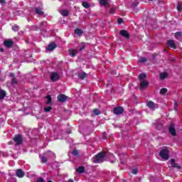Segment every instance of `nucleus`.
I'll use <instances>...</instances> for the list:
<instances>
[{
  "label": "nucleus",
  "mask_w": 182,
  "mask_h": 182,
  "mask_svg": "<svg viewBox=\"0 0 182 182\" xmlns=\"http://www.w3.org/2000/svg\"><path fill=\"white\" fill-rule=\"evenodd\" d=\"M112 75H116V74H114V72H112Z\"/></svg>",
  "instance_id": "obj_50"
},
{
  "label": "nucleus",
  "mask_w": 182,
  "mask_h": 182,
  "mask_svg": "<svg viewBox=\"0 0 182 182\" xmlns=\"http://www.w3.org/2000/svg\"><path fill=\"white\" fill-rule=\"evenodd\" d=\"M93 113L96 114V116H99V114H100V112L97 109H93Z\"/></svg>",
  "instance_id": "obj_37"
},
{
  "label": "nucleus",
  "mask_w": 182,
  "mask_h": 182,
  "mask_svg": "<svg viewBox=\"0 0 182 182\" xmlns=\"http://www.w3.org/2000/svg\"><path fill=\"white\" fill-rule=\"evenodd\" d=\"M47 161H48V159H46V157L45 156L41 157V163H47Z\"/></svg>",
  "instance_id": "obj_39"
},
{
  "label": "nucleus",
  "mask_w": 182,
  "mask_h": 182,
  "mask_svg": "<svg viewBox=\"0 0 182 182\" xmlns=\"http://www.w3.org/2000/svg\"><path fill=\"white\" fill-rule=\"evenodd\" d=\"M9 144H12V142H11V141H10V142H9Z\"/></svg>",
  "instance_id": "obj_49"
},
{
  "label": "nucleus",
  "mask_w": 182,
  "mask_h": 182,
  "mask_svg": "<svg viewBox=\"0 0 182 182\" xmlns=\"http://www.w3.org/2000/svg\"><path fill=\"white\" fill-rule=\"evenodd\" d=\"M146 106L149 108L151 109L152 110H154L156 107V104L153 101H148L146 102Z\"/></svg>",
  "instance_id": "obj_15"
},
{
  "label": "nucleus",
  "mask_w": 182,
  "mask_h": 182,
  "mask_svg": "<svg viewBox=\"0 0 182 182\" xmlns=\"http://www.w3.org/2000/svg\"><path fill=\"white\" fill-rule=\"evenodd\" d=\"M13 140L16 143V146H21V144L23 143V139L22 138V136L19 134H16L13 137Z\"/></svg>",
  "instance_id": "obj_3"
},
{
  "label": "nucleus",
  "mask_w": 182,
  "mask_h": 182,
  "mask_svg": "<svg viewBox=\"0 0 182 182\" xmlns=\"http://www.w3.org/2000/svg\"><path fill=\"white\" fill-rule=\"evenodd\" d=\"M167 45L169 48H172V49H176L177 46H176V43H174L173 40H168L167 41Z\"/></svg>",
  "instance_id": "obj_12"
},
{
  "label": "nucleus",
  "mask_w": 182,
  "mask_h": 182,
  "mask_svg": "<svg viewBox=\"0 0 182 182\" xmlns=\"http://www.w3.org/2000/svg\"><path fill=\"white\" fill-rule=\"evenodd\" d=\"M62 16H68L69 15V11L68 10H63L61 11Z\"/></svg>",
  "instance_id": "obj_26"
},
{
  "label": "nucleus",
  "mask_w": 182,
  "mask_h": 182,
  "mask_svg": "<svg viewBox=\"0 0 182 182\" xmlns=\"http://www.w3.org/2000/svg\"><path fill=\"white\" fill-rule=\"evenodd\" d=\"M105 157H106V152L101 151L98 153L94 157V163H96L97 164L99 163H103V161H105Z\"/></svg>",
  "instance_id": "obj_1"
},
{
  "label": "nucleus",
  "mask_w": 182,
  "mask_h": 182,
  "mask_svg": "<svg viewBox=\"0 0 182 182\" xmlns=\"http://www.w3.org/2000/svg\"><path fill=\"white\" fill-rule=\"evenodd\" d=\"M123 112H124V108H123L122 107H116L114 108V114H117V115L122 114Z\"/></svg>",
  "instance_id": "obj_6"
},
{
  "label": "nucleus",
  "mask_w": 182,
  "mask_h": 182,
  "mask_svg": "<svg viewBox=\"0 0 182 182\" xmlns=\"http://www.w3.org/2000/svg\"><path fill=\"white\" fill-rule=\"evenodd\" d=\"M119 35H121V36H123V38H125V39L130 38V34L126 30H121L119 31Z\"/></svg>",
  "instance_id": "obj_9"
},
{
  "label": "nucleus",
  "mask_w": 182,
  "mask_h": 182,
  "mask_svg": "<svg viewBox=\"0 0 182 182\" xmlns=\"http://www.w3.org/2000/svg\"><path fill=\"white\" fill-rule=\"evenodd\" d=\"M178 12H182V4H178L176 6Z\"/></svg>",
  "instance_id": "obj_28"
},
{
  "label": "nucleus",
  "mask_w": 182,
  "mask_h": 182,
  "mask_svg": "<svg viewBox=\"0 0 182 182\" xmlns=\"http://www.w3.org/2000/svg\"><path fill=\"white\" fill-rule=\"evenodd\" d=\"M167 76H168L167 73H162L160 74V79L164 80V79H166V77H167Z\"/></svg>",
  "instance_id": "obj_25"
},
{
  "label": "nucleus",
  "mask_w": 182,
  "mask_h": 182,
  "mask_svg": "<svg viewBox=\"0 0 182 182\" xmlns=\"http://www.w3.org/2000/svg\"><path fill=\"white\" fill-rule=\"evenodd\" d=\"M83 49H85V46H83L82 47H81V48H80V50H83Z\"/></svg>",
  "instance_id": "obj_46"
},
{
  "label": "nucleus",
  "mask_w": 182,
  "mask_h": 182,
  "mask_svg": "<svg viewBox=\"0 0 182 182\" xmlns=\"http://www.w3.org/2000/svg\"><path fill=\"white\" fill-rule=\"evenodd\" d=\"M77 173H79V174H83L85 171H86V168L85 166H79L78 168H76Z\"/></svg>",
  "instance_id": "obj_17"
},
{
  "label": "nucleus",
  "mask_w": 182,
  "mask_h": 182,
  "mask_svg": "<svg viewBox=\"0 0 182 182\" xmlns=\"http://www.w3.org/2000/svg\"><path fill=\"white\" fill-rule=\"evenodd\" d=\"M16 176L18 177V178H23L25 177V172L21 168H18L16 171Z\"/></svg>",
  "instance_id": "obj_8"
},
{
  "label": "nucleus",
  "mask_w": 182,
  "mask_h": 182,
  "mask_svg": "<svg viewBox=\"0 0 182 182\" xmlns=\"http://www.w3.org/2000/svg\"><path fill=\"white\" fill-rule=\"evenodd\" d=\"M73 156H79V151L77 149H74L72 153Z\"/></svg>",
  "instance_id": "obj_36"
},
{
  "label": "nucleus",
  "mask_w": 182,
  "mask_h": 182,
  "mask_svg": "<svg viewBox=\"0 0 182 182\" xmlns=\"http://www.w3.org/2000/svg\"><path fill=\"white\" fill-rule=\"evenodd\" d=\"M68 182H74L73 179H69Z\"/></svg>",
  "instance_id": "obj_47"
},
{
  "label": "nucleus",
  "mask_w": 182,
  "mask_h": 182,
  "mask_svg": "<svg viewBox=\"0 0 182 182\" xmlns=\"http://www.w3.org/2000/svg\"><path fill=\"white\" fill-rule=\"evenodd\" d=\"M117 22L119 25H122V23H124V21H123V18H119L117 19Z\"/></svg>",
  "instance_id": "obj_38"
},
{
  "label": "nucleus",
  "mask_w": 182,
  "mask_h": 182,
  "mask_svg": "<svg viewBox=\"0 0 182 182\" xmlns=\"http://www.w3.org/2000/svg\"><path fill=\"white\" fill-rule=\"evenodd\" d=\"M78 77L81 80H85V79H86V77H87V74H86V73H85V72L81 73L80 74L78 75Z\"/></svg>",
  "instance_id": "obj_18"
},
{
  "label": "nucleus",
  "mask_w": 182,
  "mask_h": 182,
  "mask_svg": "<svg viewBox=\"0 0 182 182\" xmlns=\"http://www.w3.org/2000/svg\"><path fill=\"white\" fill-rule=\"evenodd\" d=\"M138 5H139V1H136L132 4L133 8H136V6H137Z\"/></svg>",
  "instance_id": "obj_43"
},
{
  "label": "nucleus",
  "mask_w": 182,
  "mask_h": 182,
  "mask_svg": "<svg viewBox=\"0 0 182 182\" xmlns=\"http://www.w3.org/2000/svg\"><path fill=\"white\" fill-rule=\"evenodd\" d=\"M5 96H6V92H5L4 90H0V100L4 99Z\"/></svg>",
  "instance_id": "obj_20"
},
{
  "label": "nucleus",
  "mask_w": 182,
  "mask_h": 182,
  "mask_svg": "<svg viewBox=\"0 0 182 182\" xmlns=\"http://www.w3.org/2000/svg\"><path fill=\"white\" fill-rule=\"evenodd\" d=\"M137 173H139V170L137 169V168L132 169V174H137Z\"/></svg>",
  "instance_id": "obj_40"
},
{
  "label": "nucleus",
  "mask_w": 182,
  "mask_h": 182,
  "mask_svg": "<svg viewBox=\"0 0 182 182\" xmlns=\"http://www.w3.org/2000/svg\"><path fill=\"white\" fill-rule=\"evenodd\" d=\"M116 12V9H114V8H112V9H110V10H109V14H114Z\"/></svg>",
  "instance_id": "obj_41"
},
{
  "label": "nucleus",
  "mask_w": 182,
  "mask_h": 182,
  "mask_svg": "<svg viewBox=\"0 0 182 182\" xmlns=\"http://www.w3.org/2000/svg\"><path fill=\"white\" fill-rule=\"evenodd\" d=\"M167 91H168L167 88H162V89L160 90L159 93L161 95H166Z\"/></svg>",
  "instance_id": "obj_31"
},
{
  "label": "nucleus",
  "mask_w": 182,
  "mask_h": 182,
  "mask_svg": "<svg viewBox=\"0 0 182 182\" xmlns=\"http://www.w3.org/2000/svg\"><path fill=\"white\" fill-rule=\"evenodd\" d=\"M159 156L164 160H168L170 159V151L167 148H164L159 152Z\"/></svg>",
  "instance_id": "obj_2"
},
{
  "label": "nucleus",
  "mask_w": 182,
  "mask_h": 182,
  "mask_svg": "<svg viewBox=\"0 0 182 182\" xmlns=\"http://www.w3.org/2000/svg\"><path fill=\"white\" fill-rule=\"evenodd\" d=\"M57 99L59 102H60L61 103H63L66 102V100H68V97L63 94H60L57 97Z\"/></svg>",
  "instance_id": "obj_10"
},
{
  "label": "nucleus",
  "mask_w": 182,
  "mask_h": 182,
  "mask_svg": "<svg viewBox=\"0 0 182 182\" xmlns=\"http://www.w3.org/2000/svg\"><path fill=\"white\" fill-rule=\"evenodd\" d=\"M178 109V102L177 101H175L173 105V110H175V112H177Z\"/></svg>",
  "instance_id": "obj_29"
},
{
  "label": "nucleus",
  "mask_w": 182,
  "mask_h": 182,
  "mask_svg": "<svg viewBox=\"0 0 182 182\" xmlns=\"http://www.w3.org/2000/svg\"><path fill=\"white\" fill-rule=\"evenodd\" d=\"M12 30L14 31V32H18V31H19V26L16 24L12 26Z\"/></svg>",
  "instance_id": "obj_30"
},
{
  "label": "nucleus",
  "mask_w": 182,
  "mask_h": 182,
  "mask_svg": "<svg viewBox=\"0 0 182 182\" xmlns=\"http://www.w3.org/2000/svg\"><path fill=\"white\" fill-rule=\"evenodd\" d=\"M46 99H47V105H50V103H52V97H50V95H47Z\"/></svg>",
  "instance_id": "obj_24"
},
{
  "label": "nucleus",
  "mask_w": 182,
  "mask_h": 182,
  "mask_svg": "<svg viewBox=\"0 0 182 182\" xmlns=\"http://www.w3.org/2000/svg\"><path fill=\"white\" fill-rule=\"evenodd\" d=\"M36 14H38V15H43V11L39 7H37L35 9Z\"/></svg>",
  "instance_id": "obj_22"
},
{
  "label": "nucleus",
  "mask_w": 182,
  "mask_h": 182,
  "mask_svg": "<svg viewBox=\"0 0 182 182\" xmlns=\"http://www.w3.org/2000/svg\"><path fill=\"white\" fill-rule=\"evenodd\" d=\"M149 86V82L147 81L142 80L139 83V87L141 90L146 89Z\"/></svg>",
  "instance_id": "obj_14"
},
{
  "label": "nucleus",
  "mask_w": 182,
  "mask_h": 182,
  "mask_svg": "<svg viewBox=\"0 0 182 182\" xmlns=\"http://www.w3.org/2000/svg\"><path fill=\"white\" fill-rule=\"evenodd\" d=\"M139 62H140V63H144L147 62V58H144V57H142L139 60Z\"/></svg>",
  "instance_id": "obj_34"
},
{
  "label": "nucleus",
  "mask_w": 182,
  "mask_h": 182,
  "mask_svg": "<svg viewBox=\"0 0 182 182\" xmlns=\"http://www.w3.org/2000/svg\"><path fill=\"white\" fill-rule=\"evenodd\" d=\"M171 166L173 168H178V170H180V168H181V166L176 163V159H171Z\"/></svg>",
  "instance_id": "obj_7"
},
{
  "label": "nucleus",
  "mask_w": 182,
  "mask_h": 182,
  "mask_svg": "<svg viewBox=\"0 0 182 182\" xmlns=\"http://www.w3.org/2000/svg\"><path fill=\"white\" fill-rule=\"evenodd\" d=\"M82 6H84V8H90V4H89V3L86 2V1H82Z\"/></svg>",
  "instance_id": "obj_27"
},
{
  "label": "nucleus",
  "mask_w": 182,
  "mask_h": 182,
  "mask_svg": "<svg viewBox=\"0 0 182 182\" xmlns=\"http://www.w3.org/2000/svg\"><path fill=\"white\" fill-rule=\"evenodd\" d=\"M60 76L58 73H50V80L51 82H58L59 80Z\"/></svg>",
  "instance_id": "obj_5"
},
{
  "label": "nucleus",
  "mask_w": 182,
  "mask_h": 182,
  "mask_svg": "<svg viewBox=\"0 0 182 182\" xmlns=\"http://www.w3.org/2000/svg\"><path fill=\"white\" fill-rule=\"evenodd\" d=\"M168 132L171 136L173 137H176L177 136V131L176 130V127L174 126V124L171 123L169 127H168Z\"/></svg>",
  "instance_id": "obj_4"
},
{
  "label": "nucleus",
  "mask_w": 182,
  "mask_h": 182,
  "mask_svg": "<svg viewBox=\"0 0 182 182\" xmlns=\"http://www.w3.org/2000/svg\"><path fill=\"white\" fill-rule=\"evenodd\" d=\"M100 4L105 6V5H107V0H100Z\"/></svg>",
  "instance_id": "obj_33"
},
{
  "label": "nucleus",
  "mask_w": 182,
  "mask_h": 182,
  "mask_svg": "<svg viewBox=\"0 0 182 182\" xmlns=\"http://www.w3.org/2000/svg\"><path fill=\"white\" fill-rule=\"evenodd\" d=\"M74 33L75 35H78V36H82V35L83 34V31L80 28H76L74 31Z\"/></svg>",
  "instance_id": "obj_19"
},
{
  "label": "nucleus",
  "mask_w": 182,
  "mask_h": 182,
  "mask_svg": "<svg viewBox=\"0 0 182 182\" xmlns=\"http://www.w3.org/2000/svg\"><path fill=\"white\" fill-rule=\"evenodd\" d=\"M9 76H10V77H12V79L11 80V85H17L18 80L16 79V77H15V73H11Z\"/></svg>",
  "instance_id": "obj_11"
},
{
  "label": "nucleus",
  "mask_w": 182,
  "mask_h": 182,
  "mask_svg": "<svg viewBox=\"0 0 182 182\" xmlns=\"http://www.w3.org/2000/svg\"><path fill=\"white\" fill-rule=\"evenodd\" d=\"M69 53H70V55L72 56L73 58H75V56H76V51H75V50L73 49H70Z\"/></svg>",
  "instance_id": "obj_23"
},
{
  "label": "nucleus",
  "mask_w": 182,
  "mask_h": 182,
  "mask_svg": "<svg viewBox=\"0 0 182 182\" xmlns=\"http://www.w3.org/2000/svg\"><path fill=\"white\" fill-rule=\"evenodd\" d=\"M4 45L6 48H11L14 46V41L6 40L4 41Z\"/></svg>",
  "instance_id": "obj_13"
},
{
  "label": "nucleus",
  "mask_w": 182,
  "mask_h": 182,
  "mask_svg": "<svg viewBox=\"0 0 182 182\" xmlns=\"http://www.w3.org/2000/svg\"><path fill=\"white\" fill-rule=\"evenodd\" d=\"M53 108L52 107H47L46 108H44V112H46V113H49V112H50V110H53Z\"/></svg>",
  "instance_id": "obj_32"
},
{
  "label": "nucleus",
  "mask_w": 182,
  "mask_h": 182,
  "mask_svg": "<svg viewBox=\"0 0 182 182\" xmlns=\"http://www.w3.org/2000/svg\"><path fill=\"white\" fill-rule=\"evenodd\" d=\"M174 37L176 38V39H177L178 41L180 39V38H182V32L178 31V32L175 33Z\"/></svg>",
  "instance_id": "obj_21"
},
{
  "label": "nucleus",
  "mask_w": 182,
  "mask_h": 182,
  "mask_svg": "<svg viewBox=\"0 0 182 182\" xmlns=\"http://www.w3.org/2000/svg\"><path fill=\"white\" fill-rule=\"evenodd\" d=\"M56 48H58V46L56 45V43H51L48 45V48H47V50H53L54 49H56Z\"/></svg>",
  "instance_id": "obj_16"
},
{
  "label": "nucleus",
  "mask_w": 182,
  "mask_h": 182,
  "mask_svg": "<svg viewBox=\"0 0 182 182\" xmlns=\"http://www.w3.org/2000/svg\"><path fill=\"white\" fill-rule=\"evenodd\" d=\"M0 4H1V5H5L6 2L5 1V0H0Z\"/></svg>",
  "instance_id": "obj_44"
},
{
  "label": "nucleus",
  "mask_w": 182,
  "mask_h": 182,
  "mask_svg": "<svg viewBox=\"0 0 182 182\" xmlns=\"http://www.w3.org/2000/svg\"><path fill=\"white\" fill-rule=\"evenodd\" d=\"M36 182H45V179L43 178H38Z\"/></svg>",
  "instance_id": "obj_42"
},
{
  "label": "nucleus",
  "mask_w": 182,
  "mask_h": 182,
  "mask_svg": "<svg viewBox=\"0 0 182 182\" xmlns=\"http://www.w3.org/2000/svg\"><path fill=\"white\" fill-rule=\"evenodd\" d=\"M146 74L143 73L139 75V80H144V79H146Z\"/></svg>",
  "instance_id": "obj_35"
},
{
  "label": "nucleus",
  "mask_w": 182,
  "mask_h": 182,
  "mask_svg": "<svg viewBox=\"0 0 182 182\" xmlns=\"http://www.w3.org/2000/svg\"><path fill=\"white\" fill-rule=\"evenodd\" d=\"M0 52H5V50L2 48H0Z\"/></svg>",
  "instance_id": "obj_45"
},
{
  "label": "nucleus",
  "mask_w": 182,
  "mask_h": 182,
  "mask_svg": "<svg viewBox=\"0 0 182 182\" xmlns=\"http://www.w3.org/2000/svg\"><path fill=\"white\" fill-rule=\"evenodd\" d=\"M102 139H103L104 140H106V136H102Z\"/></svg>",
  "instance_id": "obj_48"
},
{
  "label": "nucleus",
  "mask_w": 182,
  "mask_h": 182,
  "mask_svg": "<svg viewBox=\"0 0 182 182\" xmlns=\"http://www.w3.org/2000/svg\"><path fill=\"white\" fill-rule=\"evenodd\" d=\"M149 1H153V0H149Z\"/></svg>",
  "instance_id": "obj_51"
}]
</instances>
